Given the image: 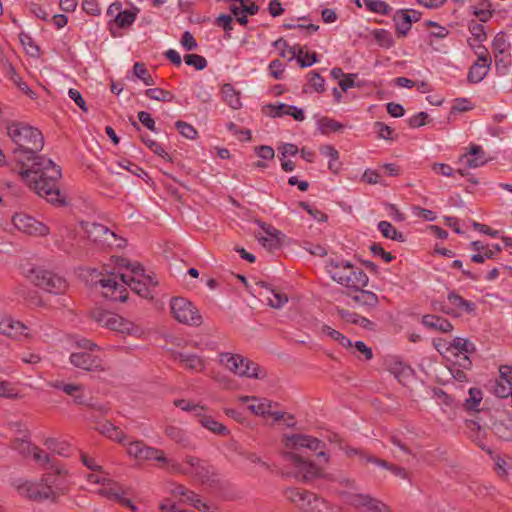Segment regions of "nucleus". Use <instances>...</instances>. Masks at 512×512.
<instances>
[{
    "instance_id": "obj_36",
    "label": "nucleus",
    "mask_w": 512,
    "mask_h": 512,
    "mask_svg": "<svg viewBox=\"0 0 512 512\" xmlns=\"http://www.w3.org/2000/svg\"><path fill=\"white\" fill-rule=\"evenodd\" d=\"M265 298L268 304L276 309L283 307V305L288 301L286 294L274 289L267 290Z\"/></svg>"
},
{
    "instance_id": "obj_64",
    "label": "nucleus",
    "mask_w": 512,
    "mask_h": 512,
    "mask_svg": "<svg viewBox=\"0 0 512 512\" xmlns=\"http://www.w3.org/2000/svg\"><path fill=\"white\" fill-rule=\"evenodd\" d=\"M82 9L89 15H99L101 10L96 0H84L82 2Z\"/></svg>"
},
{
    "instance_id": "obj_62",
    "label": "nucleus",
    "mask_w": 512,
    "mask_h": 512,
    "mask_svg": "<svg viewBox=\"0 0 512 512\" xmlns=\"http://www.w3.org/2000/svg\"><path fill=\"white\" fill-rule=\"evenodd\" d=\"M432 170L436 174H440L445 177H452L455 173V170L450 165L445 163H434L432 165Z\"/></svg>"
},
{
    "instance_id": "obj_39",
    "label": "nucleus",
    "mask_w": 512,
    "mask_h": 512,
    "mask_svg": "<svg viewBox=\"0 0 512 512\" xmlns=\"http://www.w3.org/2000/svg\"><path fill=\"white\" fill-rule=\"evenodd\" d=\"M378 230L381 234L388 239L403 241L404 237L402 233L398 232L394 226L388 221H380L378 223Z\"/></svg>"
},
{
    "instance_id": "obj_30",
    "label": "nucleus",
    "mask_w": 512,
    "mask_h": 512,
    "mask_svg": "<svg viewBox=\"0 0 512 512\" xmlns=\"http://www.w3.org/2000/svg\"><path fill=\"white\" fill-rule=\"evenodd\" d=\"M297 57L299 63L302 67H309L316 63V54L315 53H304V50L301 46L295 45L293 48L289 49V59H293Z\"/></svg>"
},
{
    "instance_id": "obj_51",
    "label": "nucleus",
    "mask_w": 512,
    "mask_h": 512,
    "mask_svg": "<svg viewBox=\"0 0 512 512\" xmlns=\"http://www.w3.org/2000/svg\"><path fill=\"white\" fill-rule=\"evenodd\" d=\"M290 109L289 104L285 103H275L270 104L266 107V112L272 117H281L284 115H288Z\"/></svg>"
},
{
    "instance_id": "obj_54",
    "label": "nucleus",
    "mask_w": 512,
    "mask_h": 512,
    "mask_svg": "<svg viewBox=\"0 0 512 512\" xmlns=\"http://www.w3.org/2000/svg\"><path fill=\"white\" fill-rule=\"evenodd\" d=\"M111 315H112V312L105 311L102 309H95L92 312L93 319L101 326H104L107 328H108V325L110 322Z\"/></svg>"
},
{
    "instance_id": "obj_31",
    "label": "nucleus",
    "mask_w": 512,
    "mask_h": 512,
    "mask_svg": "<svg viewBox=\"0 0 512 512\" xmlns=\"http://www.w3.org/2000/svg\"><path fill=\"white\" fill-rule=\"evenodd\" d=\"M98 430L101 434L119 443H123L124 440L126 439V435L124 434V432L119 427L113 425L109 421L101 423L98 427Z\"/></svg>"
},
{
    "instance_id": "obj_57",
    "label": "nucleus",
    "mask_w": 512,
    "mask_h": 512,
    "mask_svg": "<svg viewBox=\"0 0 512 512\" xmlns=\"http://www.w3.org/2000/svg\"><path fill=\"white\" fill-rule=\"evenodd\" d=\"M175 405L181 408L182 410L193 412L195 416H201V412H203L204 410V407L195 404H190L185 400L175 401Z\"/></svg>"
},
{
    "instance_id": "obj_34",
    "label": "nucleus",
    "mask_w": 512,
    "mask_h": 512,
    "mask_svg": "<svg viewBox=\"0 0 512 512\" xmlns=\"http://www.w3.org/2000/svg\"><path fill=\"white\" fill-rule=\"evenodd\" d=\"M199 418V422L203 427L210 430L211 432L219 435H225L228 433V429L213 419L210 416L204 415L203 412H201V416H197Z\"/></svg>"
},
{
    "instance_id": "obj_43",
    "label": "nucleus",
    "mask_w": 512,
    "mask_h": 512,
    "mask_svg": "<svg viewBox=\"0 0 512 512\" xmlns=\"http://www.w3.org/2000/svg\"><path fill=\"white\" fill-rule=\"evenodd\" d=\"M447 300L451 306L461 311L469 312L474 308V304L472 302L463 299L460 295L453 292L448 294Z\"/></svg>"
},
{
    "instance_id": "obj_27",
    "label": "nucleus",
    "mask_w": 512,
    "mask_h": 512,
    "mask_svg": "<svg viewBox=\"0 0 512 512\" xmlns=\"http://www.w3.org/2000/svg\"><path fill=\"white\" fill-rule=\"evenodd\" d=\"M108 328L122 334H132L136 330L135 325L131 321L115 313L111 315Z\"/></svg>"
},
{
    "instance_id": "obj_2",
    "label": "nucleus",
    "mask_w": 512,
    "mask_h": 512,
    "mask_svg": "<svg viewBox=\"0 0 512 512\" xmlns=\"http://www.w3.org/2000/svg\"><path fill=\"white\" fill-rule=\"evenodd\" d=\"M285 457L291 461L295 475L304 481H310L321 476V463H326L328 457L322 450L323 443L317 438L291 434L283 437Z\"/></svg>"
},
{
    "instance_id": "obj_46",
    "label": "nucleus",
    "mask_w": 512,
    "mask_h": 512,
    "mask_svg": "<svg viewBox=\"0 0 512 512\" xmlns=\"http://www.w3.org/2000/svg\"><path fill=\"white\" fill-rule=\"evenodd\" d=\"M482 400V392L476 388L469 389V397L465 401V407L468 410H478V406Z\"/></svg>"
},
{
    "instance_id": "obj_55",
    "label": "nucleus",
    "mask_w": 512,
    "mask_h": 512,
    "mask_svg": "<svg viewBox=\"0 0 512 512\" xmlns=\"http://www.w3.org/2000/svg\"><path fill=\"white\" fill-rule=\"evenodd\" d=\"M138 120L139 122L145 126L148 130L152 132H157L156 126H155V120L152 118L150 113L146 111H140L138 113Z\"/></svg>"
},
{
    "instance_id": "obj_22",
    "label": "nucleus",
    "mask_w": 512,
    "mask_h": 512,
    "mask_svg": "<svg viewBox=\"0 0 512 512\" xmlns=\"http://www.w3.org/2000/svg\"><path fill=\"white\" fill-rule=\"evenodd\" d=\"M488 160L489 158L485 151L478 145H471L470 150L459 158L460 163H463L467 168L471 169L483 166Z\"/></svg>"
},
{
    "instance_id": "obj_14",
    "label": "nucleus",
    "mask_w": 512,
    "mask_h": 512,
    "mask_svg": "<svg viewBox=\"0 0 512 512\" xmlns=\"http://www.w3.org/2000/svg\"><path fill=\"white\" fill-rule=\"evenodd\" d=\"M346 501L359 512H391L384 503L367 494H347Z\"/></svg>"
},
{
    "instance_id": "obj_42",
    "label": "nucleus",
    "mask_w": 512,
    "mask_h": 512,
    "mask_svg": "<svg viewBox=\"0 0 512 512\" xmlns=\"http://www.w3.org/2000/svg\"><path fill=\"white\" fill-rule=\"evenodd\" d=\"M318 129L323 134H328L330 132H337L343 128V125L329 117H322L318 120Z\"/></svg>"
},
{
    "instance_id": "obj_16",
    "label": "nucleus",
    "mask_w": 512,
    "mask_h": 512,
    "mask_svg": "<svg viewBox=\"0 0 512 512\" xmlns=\"http://www.w3.org/2000/svg\"><path fill=\"white\" fill-rule=\"evenodd\" d=\"M12 222L15 228L28 235L45 236L49 233L45 224L26 214H15Z\"/></svg>"
},
{
    "instance_id": "obj_26",
    "label": "nucleus",
    "mask_w": 512,
    "mask_h": 512,
    "mask_svg": "<svg viewBox=\"0 0 512 512\" xmlns=\"http://www.w3.org/2000/svg\"><path fill=\"white\" fill-rule=\"evenodd\" d=\"M422 323L429 329L444 333L451 331L453 328L452 324L448 320L436 315L423 316Z\"/></svg>"
},
{
    "instance_id": "obj_38",
    "label": "nucleus",
    "mask_w": 512,
    "mask_h": 512,
    "mask_svg": "<svg viewBox=\"0 0 512 512\" xmlns=\"http://www.w3.org/2000/svg\"><path fill=\"white\" fill-rule=\"evenodd\" d=\"M372 35L376 43L383 48L389 49L394 45L391 33L385 29H375Z\"/></svg>"
},
{
    "instance_id": "obj_19",
    "label": "nucleus",
    "mask_w": 512,
    "mask_h": 512,
    "mask_svg": "<svg viewBox=\"0 0 512 512\" xmlns=\"http://www.w3.org/2000/svg\"><path fill=\"white\" fill-rule=\"evenodd\" d=\"M49 385L55 389L63 391L66 395L71 396L76 405H90L85 396V386L83 384L65 383L60 380H55L51 381Z\"/></svg>"
},
{
    "instance_id": "obj_25",
    "label": "nucleus",
    "mask_w": 512,
    "mask_h": 512,
    "mask_svg": "<svg viewBox=\"0 0 512 512\" xmlns=\"http://www.w3.org/2000/svg\"><path fill=\"white\" fill-rule=\"evenodd\" d=\"M175 359L178 360L184 368L194 372H201L206 366L205 360L196 354L177 353Z\"/></svg>"
},
{
    "instance_id": "obj_24",
    "label": "nucleus",
    "mask_w": 512,
    "mask_h": 512,
    "mask_svg": "<svg viewBox=\"0 0 512 512\" xmlns=\"http://www.w3.org/2000/svg\"><path fill=\"white\" fill-rule=\"evenodd\" d=\"M172 494L179 502L190 504L198 510L209 509V506L200 499L198 495L192 491H188L182 486H176L175 489L172 490Z\"/></svg>"
},
{
    "instance_id": "obj_11",
    "label": "nucleus",
    "mask_w": 512,
    "mask_h": 512,
    "mask_svg": "<svg viewBox=\"0 0 512 512\" xmlns=\"http://www.w3.org/2000/svg\"><path fill=\"white\" fill-rule=\"evenodd\" d=\"M69 361L75 368L87 372L102 373L109 370L103 359L91 352H73L69 357Z\"/></svg>"
},
{
    "instance_id": "obj_63",
    "label": "nucleus",
    "mask_w": 512,
    "mask_h": 512,
    "mask_svg": "<svg viewBox=\"0 0 512 512\" xmlns=\"http://www.w3.org/2000/svg\"><path fill=\"white\" fill-rule=\"evenodd\" d=\"M233 17L228 14H221L216 18V25L222 27L226 32H229L233 29L232 27Z\"/></svg>"
},
{
    "instance_id": "obj_49",
    "label": "nucleus",
    "mask_w": 512,
    "mask_h": 512,
    "mask_svg": "<svg viewBox=\"0 0 512 512\" xmlns=\"http://www.w3.org/2000/svg\"><path fill=\"white\" fill-rule=\"evenodd\" d=\"M187 65L194 67L196 70H203L207 67V60L198 54H187L184 57Z\"/></svg>"
},
{
    "instance_id": "obj_61",
    "label": "nucleus",
    "mask_w": 512,
    "mask_h": 512,
    "mask_svg": "<svg viewBox=\"0 0 512 512\" xmlns=\"http://www.w3.org/2000/svg\"><path fill=\"white\" fill-rule=\"evenodd\" d=\"M392 373L399 382L405 383L406 380L411 376L412 370L408 366H399L393 368Z\"/></svg>"
},
{
    "instance_id": "obj_40",
    "label": "nucleus",
    "mask_w": 512,
    "mask_h": 512,
    "mask_svg": "<svg viewBox=\"0 0 512 512\" xmlns=\"http://www.w3.org/2000/svg\"><path fill=\"white\" fill-rule=\"evenodd\" d=\"M366 460L368 462H372L376 465H379L383 468H386L388 470H390L395 476L397 477H400L402 479H406L407 476H408V473L405 469L401 468V467H397V466H394V465H391L389 464L388 462L384 461V460H381V459H378V458H375L373 456H367Z\"/></svg>"
},
{
    "instance_id": "obj_48",
    "label": "nucleus",
    "mask_w": 512,
    "mask_h": 512,
    "mask_svg": "<svg viewBox=\"0 0 512 512\" xmlns=\"http://www.w3.org/2000/svg\"><path fill=\"white\" fill-rule=\"evenodd\" d=\"M175 128L182 136L190 140L195 139L198 135L197 130L192 125L183 121H176Z\"/></svg>"
},
{
    "instance_id": "obj_28",
    "label": "nucleus",
    "mask_w": 512,
    "mask_h": 512,
    "mask_svg": "<svg viewBox=\"0 0 512 512\" xmlns=\"http://www.w3.org/2000/svg\"><path fill=\"white\" fill-rule=\"evenodd\" d=\"M475 351V346L472 342L468 341L465 338L456 337L453 341L446 347V352L452 355L455 354H471Z\"/></svg>"
},
{
    "instance_id": "obj_29",
    "label": "nucleus",
    "mask_w": 512,
    "mask_h": 512,
    "mask_svg": "<svg viewBox=\"0 0 512 512\" xmlns=\"http://www.w3.org/2000/svg\"><path fill=\"white\" fill-rule=\"evenodd\" d=\"M472 249L476 251V254H473L471 260L475 263H483L486 259H491L494 257V250L490 247V245L484 244L481 241H474L471 244Z\"/></svg>"
},
{
    "instance_id": "obj_20",
    "label": "nucleus",
    "mask_w": 512,
    "mask_h": 512,
    "mask_svg": "<svg viewBox=\"0 0 512 512\" xmlns=\"http://www.w3.org/2000/svg\"><path fill=\"white\" fill-rule=\"evenodd\" d=\"M420 19V13L415 10H399L394 15L396 31L400 37L405 36L411 29L412 23Z\"/></svg>"
},
{
    "instance_id": "obj_53",
    "label": "nucleus",
    "mask_w": 512,
    "mask_h": 512,
    "mask_svg": "<svg viewBox=\"0 0 512 512\" xmlns=\"http://www.w3.org/2000/svg\"><path fill=\"white\" fill-rule=\"evenodd\" d=\"M236 4L238 10L248 16L255 15L259 10L258 6L254 3L253 0H240L239 3Z\"/></svg>"
},
{
    "instance_id": "obj_41",
    "label": "nucleus",
    "mask_w": 512,
    "mask_h": 512,
    "mask_svg": "<svg viewBox=\"0 0 512 512\" xmlns=\"http://www.w3.org/2000/svg\"><path fill=\"white\" fill-rule=\"evenodd\" d=\"M222 95L224 101L233 109H238L241 106L240 98L237 92L229 84H226L222 88Z\"/></svg>"
},
{
    "instance_id": "obj_45",
    "label": "nucleus",
    "mask_w": 512,
    "mask_h": 512,
    "mask_svg": "<svg viewBox=\"0 0 512 512\" xmlns=\"http://www.w3.org/2000/svg\"><path fill=\"white\" fill-rule=\"evenodd\" d=\"M134 75L141 79L145 85L151 86L154 84V80L152 76L150 75L149 71L146 69L145 65L143 63H135L133 67Z\"/></svg>"
},
{
    "instance_id": "obj_56",
    "label": "nucleus",
    "mask_w": 512,
    "mask_h": 512,
    "mask_svg": "<svg viewBox=\"0 0 512 512\" xmlns=\"http://www.w3.org/2000/svg\"><path fill=\"white\" fill-rule=\"evenodd\" d=\"M34 446L35 445H32L30 442L21 439H16L12 443V448L23 455L31 454L30 452Z\"/></svg>"
},
{
    "instance_id": "obj_8",
    "label": "nucleus",
    "mask_w": 512,
    "mask_h": 512,
    "mask_svg": "<svg viewBox=\"0 0 512 512\" xmlns=\"http://www.w3.org/2000/svg\"><path fill=\"white\" fill-rule=\"evenodd\" d=\"M219 363L227 370L241 377L261 378L260 367L238 354L221 353Z\"/></svg>"
},
{
    "instance_id": "obj_7",
    "label": "nucleus",
    "mask_w": 512,
    "mask_h": 512,
    "mask_svg": "<svg viewBox=\"0 0 512 512\" xmlns=\"http://www.w3.org/2000/svg\"><path fill=\"white\" fill-rule=\"evenodd\" d=\"M170 313L179 323L190 327H198L203 323L198 308L187 298L173 297L170 300Z\"/></svg>"
},
{
    "instance_id": "obj_35",
    "label": "nucleus",
    "mask_w": 512,
    "mask_h": 512,
    "mask_svg": "<svg viewBox=\"0 0 512 512\" xmlns=\"http://www.w3.org/2000/svg\"><path fill=\"white\" fill-rule=\"evenodd\" d=\"M7 75L9 79L15 83L18 88L26 93L30 98L35 97V93L28 87V85L22 81L21 77L17 74L15 68L11 63H6Z\"/></svg>"
},
{
    "instance_id": "obj_58",
    "label": "nucleus",
    "mask_w": 512,
    "mask_h": 512,
    "mask_svg": "<svg viewBox=\"0 0 512 512\" xmlns=\"http://www.w3.org/2000/svg\"><path fill=\"white\" fill-rule=\"evenodd\" d=\"M374 129L378 134V137L381 139L389 140L392 139L393 130L391 127L385 125L382 122H376L374 124Z\"/></svg>"
},
{
    "instance_id": "obj_59",
    "label": "nucleus",
    "mask_w": 512,
    "mask_h": 512,
    "mask_svg": "<svg viewBox=\"0 0 512 512\" xmlns=\"http://www.w3.org/2000/svg\"><path fill=\"white\" fill-rule=\"evenodd\" d=\"M138 460H156L160 461V452L157 449L144 445Z\"/></svg>"
},
{
    "instance_id": "obj_1",
    "label": "nucleus",
    "mask_w": 512,
    "mask_h": 512,
    "mask_svg": "<svg viewBox=\"0 0 512 512\" xmlns=\"http://www.w3.org/2000/svg\"><path fill=\"white\" fill-rule=\"evenodd\" d=\"M8 135L15 145L10 165L17 170L22 181L51 204L67 205L66 197L59 188L60 167L39 154L44 146L41 131L25 123L14 122L8 126Z\"/></svg>"
},
{
    "instance_id": "obj_17",
    "label": "nucleus",
    "mask_w": 512,
    "mask_h": 512,
    "mask_svg": "<svg viewBox=\"0 0 512 512\" xmlns=\"http://www.w3.org/2000/svg\"><path fill=\"white\" fill-rule=\"evenodd\" d=\"M259 226L262 232H258L256 237L264 248L274 250L283 244L285 235L281 231L266 223H260Z\"/></svg>"
},
{
    "instance_id": "obj_32",
    "label": "nucleus",
    "mask_w": 512,
    "mask_h": 512,
    "mask_svg": "<svg viewBox=\"0 0 512 512\" xmlns=\"http://www.w3.org/2000/svg\"><path fill=\"white\" fill-rule=\"evenodd\" d=\"M44 446L59 456L68 457L70 455L71 446L66 441L56 438H47L44 441Z\"/></svg>"
},
{
    "instance_id": "obj_33",
    "label": "nucleus",
    "mask_w": 512,
    "mask_h": 512,
    "mask_svg": "<svg viewBox=\"0 0 512 512\" xmlns=\"http://www.w3.org/2000/svg\"><path fill=\"white\" fill-rule=\"evenodd\" d=\"M320 332L323 336L329 337L330 339L338 342L341 346L345 348H352V341L330 326L322 325Z\"/></svg>"
},
{
    "instance_id": "obj_5",
    "label": "nucleus",
    "mask_w": 512,
    "mask_h": 512,
    "mask_svg": "<svg viewBox=\"0 0 512 512\" xmlns=\"http://www.w3.org/2000/svg\"><path fill=\"white\" fill-rule=\"evenodd\" d=\"M128 273L117 276L114 273L103 275L97 270L91 273V282L101 287L103 297L112 301L125 302L128 297L127 286Z\"/></svg>"
},
{
    "instance_id": "obj_52",
    "label": "nucleus",
    "mask_w": 512,
    "mask_h": 512,
    "mask_svg": "<svg viewBox=\"0 0 512 512\" xmlns=\"http://www.w3.org/2000/svg\"><path fill=\"white\" fill-rule=\"evenodd\" d=\"M19 39H20L22 45L25 47L26 51L30 55L34 56V55L38 54L39 48L37 45H35L32 37L29 34L22 32L19 34Z\"/></svg>"
},
{
    "instance_id": "obj_47",
    "label": "nucleus",
    "mask_w": 512,
    "mask_h": 512,
    "mask_svg": "<svg viewBox=\"0 0 512 512\" xmlns=\"http://www.w3.org/2000/svg\"><path fill=\"white\" fill-rule=\"evenodd\" d=\"M366 8L372 12L387 15L390 7L384 1L381 0H364Z\"/></svg>"
},
{
    "instance_id": "obj_12",
    "label": "nucleus",
    "mask_w": 512,
    "mask_h": 512,
    "mask_svg": "<svg viewBox=\"0 0 512 512\" xmlns=\"http://www.w3.org/2000/svg\"><path fill=\"white\" fill-rule=\"evenodd\" d=\"M86 233L90 240L103 246H116L118 248L125 246V239L118 238L113 231L103 224H88L86 226Z\"/></svg>"
},
{
    "instance_id": "obj_21",
    "label": "nucleus",
    "mask_w": 512,
    "mask_h": 512,
    "mask_svg": "<svg viewBox=\"0 0 512 512\" xmlns=\"http://www.w3.org/2000/svg\"><path fill=\"white\" fill-rule=\"evenodd\" d=\"M0 333L11 338L28 337V327L11 317H0Z\"/></svg>"
},
{
    "instance_id": "obj_50",
    "label": "nucleus",
    "mask_w": 512,
    "mask_h": 512,
    "mask_svg": "<svg viewBox=\"0 0 512 512\" xmlns=\"http://www.w3.org/2000/svg\"><path fill=\"white\" fill-rule=\"evenodd\" d=\"M135 13L130 10L121 11L115 17V23L121 27L125 28L130 26L135 21Z\"/></svg>"
},
{
    "instance_id": "obj_15",
    "label": "nucleus",
    "mask_w": 512,
    "mask_h": 512,
    "mask_svg": "<svg viewBox=\"0 0 512 512\" xmlns=\"http://www.w3.org/2000/svg\"><path fill=\"white\" fill-rule=\"evenodd\" d=\"M98 494L106 497L107 499L116 501L134 512L137 511V507L132 503V501L124 497L126 494L124 487L109 478L103 482V485L98 490Z\"/></svg>"
},
{
    "instance_id": "obj_4",
    "label": "nucleus",
    "mask_w": 512,
    "mask_h": 512,
    "mask_svg": "<svg viewBox=\"0 0 512 512\" xmlns=\"http://www.w3.org/2000/svg\"><path fill=\"white\" fill-rule=\"evenodd\" d=\"M326 271L330 277L342 286L362 290L368 284V276L358 266L340 257L326 260Z\"/></svg>"
},
{
    "instance_id": "obj_9",
    "label": "nucleus",
    "mask_w": 512,
    "mask_h": 512,
    "mask_svg": "<svg viewBox=\"0 0 512 512\" xmlns=\"http://www.w3.org/2000/svg\"><path fill=\"white\" fill-rule=\"evenodd\" d=\"M285 497L298 509L304 512H321L327 507V501L313 492L300 488H291L285 491Z\"/></svg>"
},
{
    "instance_id": "obj_60",
    "label": "nucleus",
    "mask_w": 512,
    "mask_h": 512,
    "mask_svg": "<svg viewBox=\"0 0 512 512\" xmlns=\"http://www.w3.org/2000/svg\"><path fill=\"white\" fill-rule=\"evenodd\" d=\"M181 45L187 51L196 50L198 47V44L193 35L187 31L182 35Z\"/></svg>"
},
{
    "instance_id": "obj_37",
    "label": "nucleus",
    "mask_w": 512,
    "mask_h": 512,
    "mask_svg": "<svg viewBox=\"0 0 512 512\" xmlns=\"http://www.w3.org/2000/svg\"><path fill=\"white\" fill-rule=\"evenodd\" d=\"M30 453L33 456V459L47 470L51 469L52 463H57V461L54 458H52L49 454L45 453L38 446H34Z\"/></svg>"
},
{
    "instance_id": "obj_18",
    "label": "nucleus",
    "mask_w": 512,
    "mask_h": 512,
    "mask_svg": "<svg viewBox=\"0 0 512 512\" xmlns=\"http://www.w3.org/2000/svg\"><path fill=\"white\" fill-rule=\"evenodd\" d=\"M477 56L478 59L476 63L470 68L468 73V79L472 83H478L482 81L483 78L487 75L492 64V59L484 47H479Z\"/></svg>"
},
{
    "instance_id": "obj_44",
    "label": "nucleus",
    "mask_w": 512,
    "mask_h": 512,
    "mask_svg": "<svg viewBox=\"0 0 512 512\" xmlns=\"http://www.w3.org/2000/svg\"><path fill=\"white\" fill-rule=\"evenodd\" d=\"M493 393L500 398L510 396L512 394V382L498 378L493 386Z\"/></svg>"
},
{
    "instance_id": "obj_13",
    "label": "nucleus",
    "mask_w": 512,
    "mask_h": 512,
    "mask_svg": "<svg viewBox=\"0 0 512 512\" xmlns=\"http://www.w3.org/2000/svg\"><path fill=\"white\" fill-rule=\"evenodd\" d=\"M33 273L35 274L33 281L36 286L54 294H61L66 291L68 285L63 277L42 269L34 270Z\"/></svg>"
},
{
    "instance_id": "obj_23",
    "label": "nucleus",
    "mask_w": 512,
    "mask_h": 512,
    "mask_svg": "<svg viewBox=\"0 0 512 512\" xmlns=\"http://www.w3.org/2000/svg\"><path fill=\"white\" fill-rule=\"evenodd\" d=\"M509 43L506 37L503 34H497L492 43V50L495 57L496 66L499 67L500 64L505 68L509 62Z\"/></svg>"
},
{
    "instance_id": "obj_6",
    "label": "nucleus",
    "mask_w": 512,
    "mask_h": 512,
    "mask_svg": "<svg viewBox=\"0 0 512 512\" xmlns=\"http://www.w3.org/2000/svg\"><path fill=\"white\" fill-rule=\"evenodd\" d=\"M117 264L127 269V286L131 290L143 298L153 299L157 281H154L150 275L145 274L144 268L139 263H131L128 259L121 258Z\"/></svg>"
},
{
    "instance_id": "obj_3",
    "label": "nucleus",
    "mask_w": 512,
    "mask_h": 512,
    "mask_svg": "<svg viewBox=\"0 0 512 512\" xmlns=\"http://www.w3.org/2000/svg\"><path fill=\"white\" fill-rule=\"evenodd\" d=\"M18 493L34 501L56 502L69 491L67 471L58 463H52L50 471L43 474L38 482H15Z\"/></svg>"
},
{
    "instance_id": "obj_10",
    "label": "nucleus",
    "mask_w": 512,
    "mask_h": 512,
    "mask_svg": "<svg viewBox=\"0 0 512 512\" xmlns=\"http://www.w3.org/2000/svg\"><path fill=\"white\" fill-rule=\"evenodd\" d=\"M239 400L243 403L251 402L248 405V409L255 415L259 416H270L274 421L284 420L288 426H292V416L285 417L284 413L274 411L273 403L265 398H257L254 396H241Z\"/></svg>"
}]
</instances>
